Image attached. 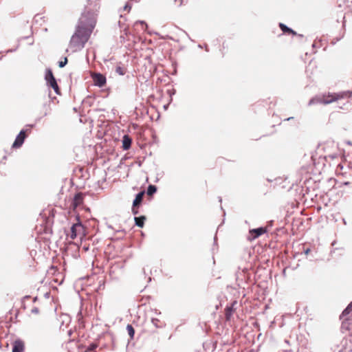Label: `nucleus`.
Masks as SVG:
<instances>
[{
  "label": "nucleus",
  "mask_w": 352,
  "mask_h": 352,
  "mask_svg": "<svg viewBox=\"0 0 352 352\" xmlns=\"http://www.w3.org/2000/svg\"><path fill=\"white\" fill-rule=\"evenodd\" d=\"M100 0H87L84 12L79 19L74 34L72 35L69 47L73 52L80 51L95 28L97 12L100 9Z\"/></svg>",
  "instance_id": "obj_1"
},
{
  "label": "nucleus",
  "mask_w": 352,
  "mask_h": 352,
  "mask_svg": "<svg viewBox=\"0 0 352 352\" xmlns=\"http://www.w3.org/2000/svg\"><path fill=\"white\" fill-rule=\"evenodd\" d=\"M352 311V301L347 305V307L343 310L342 314L340 315V319L343 320L341 324V329L344 330L349 329V320L350 317H349V314Z\"/></svg>",
  "instance_id": "obj_2"
},
{
  "label": "nucleus",
  "mask_w": 352,
  "mask_h": 352,
  "mask_svg": "<svg viewBox=\"0 0 352 352\" xmlns=\"http://www.w3.org/2000/svg\"><path fill=\"white\" fill-rule=\"evenodd\" d=\"M77 220L78 222L76 223H74L71 227L70 237L72 239H76L80 232L84 231V227L80 221L79 217H77Z\"/></svg>",
  "instance_id": "obj_3"
},
{
  "label": "nucleus",
  "mask_w": 352,
  "mask_h": 352,
  "mask_svg": "<svg viewBox=\"0 0 352 352\" xmlns=\"http://www.w3.org/2000/svg\"><path fill=\"white\" fill-rule=\"evenodd\" d=\"M94 84L95 86L98 87H102L107 82V78L105 76L100 73H94L91 75Z\"/></svg>",
  "instance_id": "obj_4"
},
{
  "label": "nucleus",
  "mask_w": 352,
  "mask_h": 352,
  "mask_svg": "<svg viewBox=\"0 0 352 352\" xmlns=\"http://www.w3.org/2000/svg\"><path fill=\"white\" fill-rule=\"evenodd\" d=\"M25 132H26V131L24 129H22L19 132V133L16 137L14 143L12 144V148H17L22 146V144H23V142L26 138Z\"/></svg>",
  "instance_id": "obj_5"
},
{
  "label": "nucleus",
  "mask_w": 352,
  "mask_h": 352,
  "mask_svg": "<svg viewBox=\"0 0 352 352\" xmlns=\"http://www.w3.org/2000/svg\"><path fill=\"white\" fill-rule=\"evenodd\" d=\"M267 232V229L265 227H259L250 230V240H254Z\"/></svg>",
  "instance_id": "obj_6"
},
{
  "label": "nucleus",
  "mask_w": 352,
  "mask_h": 352,
  "mask_svg": "<svg viewBox=\"0 0 352 352\" xmlns=\"http://www.w3.org/2000/svg\"><path fill=\"white\" fill-rule=\"evenodd\" d=\"M45 80H46L47 85L49 87H51L54 84L57 82L56 79L55 78L52 69L50 68L46 69L45 75Z\"/></svg>",
  "instance_id": "obj_7"
},
{
  "label": "nucleus",
  "mask_w": 352,
  "mask_h": 352,
  "mask_svg": "<svg viewBox=\"0 0 352 352\" xmlns=\"http://www.w3.org/2000/svg\"><path fill=\"white\" fill-rule=\"evenodd\" d=\"M25 344L23 340L17 339L13 342L12 352H24Z\"/></svg>",
  "instance_id": "obj_8"
},
{
  "label": "nucleus",
  "mask_w": 352,
  "mask_h": 352,
  "mask_svg": "<svg viewBox=\"0 0 352 352\" xmlns=\"http://www.w3.org/2000/svg\"><path fill=\"white\" fill-rule=\"evenodd\" d=\"M48 96L50 98L49 100L45 102L43 104V109H45V112L43 113V116H47L50 113V111H51L50 102H53L54 100L56 99V97L51 98V91H49Z\"/></svg>",
  "instance_id": "obj_9"
},
{
  "label": "nucleus",
  "mask_w": 352,
  "mask_h": 352,
  "mask_svg": "<svg viewBox=\"0 0 352 352\" xmlns=\"http://www.w3.org/2000/svg\"><path fill=\"white\" fill-rule=\"evenodd\" d=\"M122 149L124 151L129 150L132 144V138L129 135H124L122 137Z\"/></svg>",
  "instance_id": "obj_10"
},
{
  "label": "nucleus",
  "mask_w": 352,
  "mask_h": 352,
  "mask_svg": "<svg viewBox=\"0 0 352 352\" xmlns=\"http://www.w3.org/2000/svg\"><path fill=\"white\" fill-rule=\"evenodd\" d=\"M145 192L144 190L139 192L136 194L134 200L133 201V207H140L143 201V198L144 196Z\"/></svg>",
  "instance_id": "obj_11"
},
{
  "label": "nucleus",
  "mask_w": 352,
  "mask_h": 352,
  "mask_svg": "<svg viewBox=\"0 0 352 352\" xmlns=\"http://www.w3.org/2000/svg\"><path fill=\"white\" fill-rule=\"evenodd\" d=\"M83 200V195L82 193L78 192L76 193L72 201V206L75 209L79 205H80Z\"/></svg>",
  "instance_id": "obj_12"
},
{
  "label": "nucleus",
  "mask_w": 352,
  "mask_h": 352,
  "mask_svg": "<svg viewBox=\"0 0 352 352\" xmlns=\"http://www.w3.org/2000/svg\"><path fill=\"white\" fill-rule=\"evenodd\" d=\"M279 28L281 31L285 34H292L293 35H297V33L293 30L292 28L287 27L285 24L283 23H279Z\"/></svg>",
  "instance_id": "obj_13"
},
{
  "label": "nucleus",
  "mask_w": 352,
  "mask_h": 352,
  "mask_svg": "<svg viewBox=\"0 0 352 352\" xmlns=\"http://www.w3.org/2000/svg\"><path fill=\"white\" fill-rule=\"evenodd\" d=\"M146 217L144 215H141L140 217H135V225L139 228H143L144 226V221L146 220Z\"/></svg>",
  "instance_id": "obj_14"
},
{
  "label": "nucleus",
  "mask_w": 352,
  "mask_h": 352,
  "mask_svg": "<svg viewBox=\"0 0 352 352\" xmlns=\"http://www.w3.org/2000/svg\"><path fill=\"white\" fill-rule=\"evenodd\" d=\"M157 188L156 186L150 184L147 188L146 193L148 196H152L157 192Z\"/></svg>",
  "instance_id": "obj_15"
},
{
  "label": "nucleus",
  "mask_w": 352,
  "mask_h": 352,
  "mask_svg": "<svg viewBox=\"0 0 352 352\" xmlns=\"http://www.w3.org/2000/svg\"><path fill=\"white\" fill-rule=\"evenodd\" d=\"M151 322L156 328H162L164 327L163 323L157 318H153L151 319Z\"/></svg>",
  "instance_id": "obj_16"
},
{
  "label": "nucleus",
  "mask_w": 352,
  "mask_h": 352,
  "mask_svg": "<svg viewBox=\"0 0 352 352\" xmlns=\"http://www.w3.org/2000/svg\"><path fill=\"white\" fill-rule=\"evenodd\" d=\"M233 312V308L232 307H226L225 309V315L226 320H230Z\"/></svg>",
  "instance_id": "obj_17"
},
{
  "label": "nucleus",
  "mask_w": 352,
  "mask_h": 352,
  "mask_svg": "<svg viewBox=\"0 0 352 352\" xmlns=\"http://www.w3.org/2000/svg\"><path fill=\"white\" fill-rule=\"evenodd\" d=\"M126 331H127L130 338L131 339H133L134 337V335H135V330H134V328L133 327V326L131 324H127Z\"/></svg>",
  "instance_id": "obj_18"
},
{
  "label": "nucleus",
  "mask_w": 352,
  "mask_h": 352,
  "mask_svg": "<svg viewBox=\"0 0 352 352\" xmlns=\"http://www.w3.org/2000/svg\"><path fill=\"white\" fill-rule=\"evenodd\" d=\"M116 72L120 76H123L125 74L126 71L125 69L121 66H117L116 68Z\"/></svg>",
  "instance_id": "obj_19"
},
{
  "label": "nucleus",
  "mask_w": 352,
  "mask_h": 352,
  "mask_svg": "<svg viewBox=\"0 0 352 352\" xmlns=\"http://www.w3.org/2000/svg\"><path fill=\"white\" fill-rule=\"evenodd\" d=\"M134 0H129L128 2H126V3L125 4V6L124 7V10L129 11L131 9L132 2Z\"/></svg>",
  "instance_id": "obj_20"
},
{
  "label": "nucleus",
  "mask_w": 352,
  "mask_h": 352,
  "mask_svg": "<svg viewBox=\"0 0 352 352\" xmlns=\"http://www.w3.org/2000/svg\"><path fill=\"white\" fill-rule=\"evenodd\" d=\"M67 58L65 57L63 60H60L58 62V67L60 68L64 67L67 64Z\"/></svg>",
  "instance_id": "obj_21"
},
{
  "label": "nucleus",
  "mask_w": 352,
  "mask_h": 352,
  "mask_svg": "<svg viewBox=\"0 0 352 352\" xmlns=\"http://www.w3.org/2000/svg\"><path fill=\"white\" fill-rule=\"evenodd\" d=\"M50 87H52V88L54 90V91H55V93H56V94H60V89H59V87H58V83H57V82H56V83H55V84H54V85H53L52 86H51Z\"/></svg>",
  "instance_id": "obj_22"
},
{
  "label": "nucleus",
  "mask_w": 352,
  "mask_h": 352,
  "mask_svg": "<svg viewBox=\"0 0 352 352\" xmlns=\"http://www.w3.org/2000/svg\"><path fill=\"white\" fill-rule=\"evenodd\" d=\"M50 87H52V88L54 90V91H55V93H56V94H60V89H59V87H58V83H57V82H56V83H55V84H54V85H53L52 86H51Z\"/></svg>",
  "instance_id": "obj_23"
},
{
  "label": "nucleus",
  "mask_w": 352,
  "mask_h": 352,
  "mask_svg": "<svg viewBox=\"0 0 352 352\" xmlns=\"http://www.w3.org/2000/svg\"><path fill=\"white\" fill-rule=\"evenodd\" d=\"M138 208L139 207H133L132 206V213L134 214V215H136L139 213V211H138Z\"/></svg>",
  "instance_id": "obj_24"
},
{
  "label": "nucleus",
  "mask_w": 352,
  "mask_h": 352,
  "mask_svg": "<svg viewBox=\"0 0 352 352\" xmlns=\"http://www.w3.org/2000/svg\"><path fill=\"white\" fill-rule=\"evenodd\" d=\"M177 7H180L183 4V0H173Z\"/></svg>",
  "instance_id": "obj_25"
},
{
  "label": "nucleus",
  "mask_w": 352,
  "mask_h": 352,
  "mask_svg": "<svg viewBox=\"0 0 352 352\" xmlns=\"http://www.w3.org/2000/svg\"><path fill=\"white\" fill-rule=\"evenodd\" d=\"M31 312L34 314H37L39 312V309L37 307H34L32 309Z\"/></svg>",
  "instance_id": "obj_26"
},
{
  "label": "nucleus",
  "mask_w": 352,
  "mask_h": 352,
  "mask_svg": "<svg viewBox=\"0 0 352 352\" xmlns=\"http://www.w3.org/2000/svg\"><path fill=\"white\" fill-rule=\"evenodd\" d=\"M136 23H140L142 25L145 26L146 28H147V24L144 21H138Z\"/></svg>",
  "instance_id": "obj_27"
},
{
  "label": "nucleus",
  "mask_w": 352,
  "mask_h": 352,
  "mask_svg": "<svg viewBox=\"0 0 352 352\" xmlns=\"http://www.w3.org/2000/svg\"><path fill=\"white\" fill-rule=\"evenodd\" d=\"M168 93L170 95V96H172L173 95H174L175 94V89L168 90Z\"/></svg>",
  "instance_id": "obj_28"
},
{
  "label": "nucleus",
  "mask_w": 352,
  "mask_h": 352,
  "mask_svg": "<svg viewBox=\"0 0 352 352\" xmlns=\"http://www.w3.org/2000/svg\"><path fill=\"white\" fill-rule=\"evenodd\" d=\"M311 250L310 248H307L306 249L304 250V253L307 255L309 252H310Z\"/></svg>",
  "instance_id": "obj_29"
},
{
  "label": "nucleus",
  "mask_w": 352,
  "mask_h": 352,
  "mask_svg": "<svg viewBox=\"0 0 352 352\" xmlns=\"http://www.w3.org/2000/svg\"><path fill=\"white\" fill-rule=\"evenodd\" d=\"M335 100H336V98L331 99V100H325V101H324V104H329V103H330V102H331L334 101Z\"/></svg>",
  "instance_id": "obj_30"
},
{
  "label": "nucleus",
  "mask_w": 352,
  "mask_h": 352,
  "mask_svg": "<svg viewBox=\"0 0 352 352\" xmlns=\"http://www.w3.org/2000/svg\"><path fill=\"white\" fill-rule=\"evenodd\" d=\"M16 49H10L6 51V53L14 52V51H16Z\"/></svg>",
  "instance_id": "obj_31"
},
{
  "label": "nucleus",
  "mask_w": 352,
  "mask_h": 352,
  "mask_svg": "<svg viewBox=\"0 0 352 352\" xmlns=\"http://www.w3.org/2000/svg\"><path fill=\"white\" fill-rule=\"evenodd\" d=\"M293 118H294L293 117H289V118H288L285 119L284 120H285V121H288V120H292V119H293Z\"/></svg>",
  "instance_id": "obj_32"
},
{
  "label": "nucleus",
  "mask_w": 352,
  "mask_h": 352,
  "mask_svg": "<svg viewBox=\"0 0 352 352\" xmlns=\"http://www.w3.org/2000/svg\"><path fill=\"white\" fill-rule=\"evenodd\" d=\"M342 222L344 225H346V221L345 219H342Z\"/></svg>",
  "instance_id": "obj_33"
},
{
  "label": "nucleus",
  "mask_w": 352,
  "mask_h": 352,
  "mask_svg": "<svg viewBox=\"0 0 352 352\" xmlns=\"http://www.w3.org/2000/svg\"><path fill=\"white\" fill-rule=\"evenodd\" d=\"M340 40V38H337L336 41L333 42V44H335L337 41H338Z\"/></svg>",
  "instance_id": "obj_34"
},
{
  "label": "nucleus",
  "mask_w": 352,
  "mask_h": 352,
  "mask_svg": "<svg viewBox=\"0 0 352 352\" xmlns=\"http://www.w3.org/2000/svg\"><path fill=\"white\" fill-rule=\"evenodd\" d=\"M205 49H206V51H208V45H205Z\"/></svg>",
  "instance_id": "obj_35"
},
{
  "label": "nucleus",
  "mask_w": 352,
  "mask_h": 352,
  "mask_svg": "<svg viewBox=\"0 0 352 352\" xmlns=\"http://www.w3.org/2000/svg\"><path fill=\"white\" fill-rule=\"evenodd\" d=\"M37 300V297H34L33 301L35 302Z\"/></svg>",
  "instance_id": "obj_36"
},
{
  "label": "nucleus",
  "mask_w": 352,
  "mask_h": 352,
  "mask_svg": "<svg viewBox=\"0 0 352 352\" xmlns=\"http://www.w3.org/2000/svg\"><path fill=\"white\" fill-rule=\"evenodd\" d=\"M219 201L220 202H221L222 199H221V197H219Z\"/></svg>",
  "instance_id": "obj_37"
},
{
  "label": "nucleus",
  "mask_w": 352,
  "mask_h": 352,
  "mask_svg": "<svg viewBox=\"0 0 352 352\" xmlns=\"http://www.w3.org/2000/svg\"><path fill=\"white\" fill-rule=\"evenodd\" d=\"M298 36H299V38H301L303 36L302 34H298Z\"/></svg>",
  "instance_id": "obj_38"
},
{
  "label": "nucleus",
  "mask_w": 352,
  "mask_h": 352,
  "mask_svg": "<svg viewBox=\"0 0 352 352\" xmlns=\"http://www.w3.org/2000/svg\"><path fill=\"white\" fill-rule=\"evenodd\" d=\"M312 102H313V100H311L309 101V104H311L312 103Z\"/></svg>",
  "instance_id": "obj_39"
},
{
  "label": "nucleus",
  "mask_w": 352,
  "mask_h": 352,
  "mask_svg": "<svg viewBox=\"0 0 352 352\" xmlns=\"http://www.w3.org/2000/svg\"><path fill=\"white\" fill-rule=\"evenodd\" d=\"M216 240H217V237L214 236V243L216 242Z\"/></svg>",
  "instance_id": "obj_40"
},
{
  "label": "nucleus",
  "mask_w": 352,
  "mask_h": 352,
  "mask_svg": "<svg viewBox=\"0 0 352 352\" xmlns=\"http://www.w3.org/2000/svg\"><path fill=\"white\" fill-rule=\"evenodd\" d=\"M30 296H25L24 298H28Z\"/></svg>",
  "instance_id": "obj_41"
},
{
  "label": "nucleus",
  "mask_w": 352,
  "mask_h": 352,
  "mask_svg": "<svg viewBox=\"0 0 352 352\" xmlns=\"http://www.w3.org/2000/svg\"><path fill=\"white\" fill-rule=\"evenodd\" d=\"M198 47H199V48H201V45H200V44H199V45H198Z\"/></svg>",
  "instance_id": "obj_42"
},
{
  "label": "nucleus",
  "mask_w": 352,
  "mask_h": 352,
  "mask_svg": "<svg viewBox=\"0 0 352 352\" xmlns=\"http://www.w3.org/2000/svg\"><path fill=\"white\" fill-rule=\"evenodd\" d=\"M344 184H345V185H348V184H349V182H345V183H344Z\"/></svg>",
  "instance_id": "obj_43"
},
{
  "label": "nucleus",
  "mask_w": 352,
  "mask_h": 352,
  "mask_svg": "<svg viewBox=\"0 0 352 352\" xmlns=\"http://www.w3.org/2000/svg\"><path fill=\"white\" fill-rule=\"evenodd\" d=\"M285 342L286 343H289V341H288V340H285Z\"/></svg>",
  "instance_id": "obj_44"
}]
</instances>
